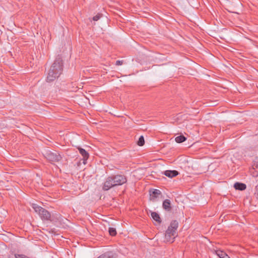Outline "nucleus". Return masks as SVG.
Instances as JSON below:
<instances>
[{
	"label": "nucleus",
	"instance_id": "obj_16",
	"mask_svg": "<svg viewBox=\"0 0 258 258\" xmlns=\"http://www.w3.org/2000/svg\"><path fill=\"white\" fill-rule=\"evenodd\" d=\"M108 232L109 234L112 236H115L117 234L115 228L113 227L109 228Z\"/></svg>",
	"mask_w": 258,
	"mask_h": 258
},
{
	"label": "nucleus",
	"instance_id": "obj_13",
	"mask_svg": "<svg viewBox=\"0 0 258 258\" xmlns=\"http://www.w3.org/2000/svg\"><path fill=\"white\" fill-rule=\"evenodd\" d=\"M186 140V138L183 135H181L179 136H177L175 138V141L177 143H181L184 141H185Z\"/></svg>",
	"mask_w": 258,
	"mask_h": 258
},
{
	"label": "nucleus",
	"instance_id": "obj_7",
	"mask_svg": "<svg viewBox=\"0 0 258 258\" xmlns=\"http://www.w3.org/2000/svg\"><path fill=\"white\" fill-rule=\"evenodd\" d=\"M97 258H116V254L112 251H107L101 254Z\"/></svg>",
	"mask_w": 258,
	"mask_h": 258
},
{
	"label": "nucleus",
	"instance_id": "obj_1",
	"mask_svg": "<svg viewBox=\"0 0 258 258\" xmlns=\"http://www.w3.org/2000/svg\"><path fill=\"white\" fill-rule=\"evenodd\" d=\"M63 62L62 57L58 55L48 70L46 81L50 83L58 78L62 74Z\"/></svg>",
	"mask_w": 258,
	"mask_h": 258
},
{
	"label": "nucleus",
	"instance_id": "obj_18",
	"mask_svg": "<svg viewBox=\"0 0 258 258\" xmlns=\"http://www.w3.org/2000/svg\"><path fill=\"white\" fill-rule=\"evenodd\" d=\"M102 14H98L97 15H96L92 18V20L94 21H97L102 17Z\"/></svg>",
	"mask_w": 258,
	"mask_h": 258
},
{
	"label": "nucleus",
	"instance_id": "obj_4",
	"mask_svg": "<svg viewBox=\"0 0 258 258\" xmlns=\"http://www.w3.org/2000/svg\"><path fill=\"white\" fill-rule=\"evenodd\" d=\"M178 227V222L176 220H172L166 231L165 237L167 240H169L171 236L177 235L176 230Z\"/></svg>",
	"mask_w": 258,
	"mask_h": 258
},
{
	"label": "nucleus",
	"instance_id": "obj_5",
	"mask_svg": "<svg viewBox=\"0 0 258 258\" xmlns=\"http://www.w3.org/2000/svg\"><path fill=\"white\" fill-rule=\"evenodd\" d=\"M44 157L50 162H58L62 159L61 155L56 151L53 152L51 151H46L44 154Z\"/></svg>",
	"mask_w": 258,
	"mask_h": 258
},
{
	"label": "nucleus",
	"instance_id": "obj_23",
	"mask_svg": "<svg viewBox=\"0 0 258 258\" xmlns=\"http://www.w3.org/2000/svg\"><path fill=\"white\" fill-rule=\"evenodd\" d=\"M224 256L222 257V258H230V257L226 253L224 254Z\"/></svg>",
	"mask_w": 258,
	"mask_h": 258
},
{
	"label": "nucleus",
	"instance_id": "obj_12",
	"mask_svg": "<svg viewBox=\"0 0 258 258\" xmlns=\"http://www.w3.org/2000/svg\"><path fill=\"white\" fill-rule=\"evenodd\" d=\"M151 216L152 218L156 221L158 224H161L162 222V220L159 215L155 212L151 211Z\"/></svg>",
	"mask_w": 258,
	"mask_h": 258
},
{
	"label": "nucleus",
	"instance_id": "obj_10",
	"mask_svg": "<svg viewBox=\"0 0 258 258\" xmlns=\"http://www.w3.org/2000/svg\"><path fill=\"white\" fill-rule=\"evenodd\" d=\"M78 150L80 153L83 157V163L85 164H86L85 161L88 159L89 157V154L85 149L82 148H79Z\"/></svg>",
	"mask_w": 258,
	"mask_h": 258
},
{
	"label": "nucleus",
	"instance_id": "obj_24",
	"mask_svg": "<svg viewBox=\"0 0 258 258\" xmlns=\"http://www.w3.org/2000/svg\"><path fill=\"white\" fill-rule=\"evenodd\" d=\"M175 238V237H174L172 239V242H174V239Z\"/></svg>",
	"mask_w": 258,
	"mask_h": 258
},
{
	"label": "nucleus",
	"instance_id": "obj_8",
	"mask_svg": "<svg viewBox=\"0 0 258 258\" xmlns=\"http://www.w3.org/2000/svg\"><path fill=\"white\" fill-rule=\"evenodd\" d=\"M163 174L169 177L173 178L177 176L179 174V172L177 170H166L163 172Z\"/></svg>",
	"mask_w": 258,
	"mask_h": 258
},
{
	"label": "nucleus",
	"instance_id": "obj_3",
	"mask_svg": "<svg viewBox=\"0 0 258 258\" xmlns=\"http://www.w3.org/2000/svg\"><path fill=\"white\" fill-rule=\"evenodd\" d=\"M32 208L35 212L39 215L42 221H49L51 222L53 221L51 219L50 213L45 209L36 204H33Z\"/></svg>",
	"mask_w": 258,
	"mask_h": 258
},
{
	"label": "nucleus",
	"instance_id": "obj_11",
	"mask_svg": "<svg viewBox=\"0 0 258 258\" xmlns=\"http://www.w3.org/2000/svg\"><path fill=\"white\" fill-rule=\"evenodd\" d=\"M234 187L236 190H239L242 191V190H245L246 188V185L244 183L237 182L234 183Z\"/></svg>",
	"mask_w": 258,
	"mask_h": 258
},
{
	"label": "nucleus",
	"instance_id": "obj_20",
	"mask_svg": "<svg viewBox=\"0 0 258 258\" xmlns=\"http://www.w3.org/2000/svg\"><path fill=\"white\" fill-rule=\"evenodd\" d=\"M254 196L258 199V184L255 186Z\"/></svg>",
	"mask_w": 258,
	"mask_h": 258
},
{
	"label": "nucleus",
	"instance_id": "obj_17",
	"mask_svg": "<svg viewBox=\"0 0 258 258\" xmlns=\"http://www.w3.org/2000/svg\"><path fill=\"white\" fill-rule=\"evenodd\" d=\"M251 174L253 177H257L258 176V169H253V165L252 166V169L250 170Z\"/></svg>",
	"mask_w": 258,
	"mask_h": 258
},
{
	"label": "nucleus",
	"instance_id": "obj_9",
	"mask_svg": "<svg viewBox=\"0 0 258 258\" xmlns=\"http://www.w3.org/2000/svg\"><path fill=\"white\" fill-rule=\"evenodd\" d=\"M162 207L165 211H170L172 209L170 201L168 199L165 200L163 202Z\"/></svg>",
	"mask_w": 258,
	"mask_h": 258
},
{
	"label": "nucleus",
	"instance_id": "obj_21",
	"mask_svg": "<svg viewBox=\"0 0 258 258\" xmlns=\"http://www.w3.org/2000/svg\"><path fill=\"white\" fill-rule=\"evenodd\" d=\"M253 168L258 169V160L255 161L253 164Z\"/></svg>",
	"mask_w": 258,
	"mask_h": 258
},
{
	"label": "nucleus",
	"instance_id": "obj_19",
	"mask_svg": "<svg viewBox=\"0 0 258 258\" xmlns=\"http://www.w3.org/2000/svg\"><path fill=\"white\" fill-rule=\"evenodd\" d=\"M15 256L16 258H30L24 254H15Z\"/></svg>",
	"mask_w": 258,
	"mask_h": 258
},
{
	"label": "nucleus",
	"instance_id": "obj_15",
	"mask_svg": "<svg viewBox=\"0 0 258 258\" xmlns=\"http://www.w3.org/2000/svg\"><path fill=\"white\" fill-rule=\"evenodd\" d=\"M145 144L144 138L143 136L140 137L139 140L137 142V144L139 146H142Z\"/></svg>",
	"mask_w": 258,
	"mask_h": 258
},
{
	"label": "nucleus",
	"instance_id": "obj_6",
	"mask_svg": "<svg viewBox=\"0 0 258 258\" xmlns=\"http://www.w3.org/2000/svg\"><path fill=\"white\" fill-rule=\"evenodd\" d=\"M149 192L150 194V199L152 201H156L159 198V196L162 195L161 191L158 189H150Z\"/></svg>",
	"mask_w": 258,
	"mask_h": 258
},
{
	"label": "nucleus",
	"instance_id": "obj_22",
	"mask_svg": "<svg viewBox=\"0 0 258 258\" xmlns=\"http://www.w3.org/2000/svg\"><path fill=\"white\" fill-rule=\"evenodd\" d=\"M123 60H118L116 61V63H115V64L116 66H120V65H121L123 64Z\"/></svg>",
	"mask_w": 258,
	"mask_h": 258
},
{
	"label": "nucleus",
	"instance_id": "obj_2",
	"mask_svg": "<svg viewBox=\"0 0 258 258\" xmlns=\"http://www.w3.org/2000/svg\"><path fill=\"white\" fill-rule=\"evenodd\" d=\"M127 177L122 174L112 175L106 178L103 184L102 189L106 191L113 187L122 185L127 182Z\"/></svg>",
	"mask_w": 258,
	"mask_h": 258
},
{
	"label": "nucleus",
	"instance_id": "obj_14",
	"mask_svg": "<svg viewBox=\"0 0 258 258\" xmlns=\"http://www.w3.org/2000/svg\"><path fill=\"white\" fill-rule=\"evenodd\" d=\"M215 251L216 255H218L220 258H222L223 257V256H224V254H226L224 251L220 249L216 250Z\"/></svg>",
	"mask_w": 258,
	"mask_h": 258
}]
</instances>
